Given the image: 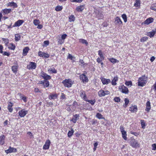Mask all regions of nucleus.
<instances>
[{"label": "nucleus", "mask_w": 156, "mask_h": 156, "mask_svg": "<svg viewBox=\"0 0 156 156\" xmlns=\"http://www.w3.org/2000/svg\"><path fill=\"white\" fill-rule=\"evenodd\" d=\"M147 78L145 75L142 76L141 77L139 78L138 82V85L141 87H143L145 85L147 82V81L146 80Z\"/></svg>", "instance_id": "1"}, {"label": "nucleus", "mask_w": 156, "mask_h": 156, "mask_svg": "<svg viewBox=\"0 0 156 156\" xmlns=\"http://www.w3.org/2000/svg\"><path fill=\"white\" fill-rule=\"evenodd\" d=\"M65 87L69 88L71 87L73 84V82L71 79H65L62 82Z\"/></svg>", "instance_id": "2"}, {"label": "nucleus", "mask_w": 156, "mask_h": 156, "mask_svg": "<svg viewBox=\"0 0 156 156\" xmlns=\"http://www.w3.org/2000/svg\"><path fill=\"white\" fill-rule=\"evenodd\" d=\"M103 12L101 11H99L98 9H95L94 10V13L95 14L96 16L98 19H102L103 17Z\"/></svg>", "instance_id": "3"}, {"label": "nucleus", "mask_w": 156, "mask_h": 156, "mask_svg": "<svg viewBox=\"0 0 156 156\" xmlns=\"http://www.w3.org/2000/svg\"><path fill=\"white\" fill-rule=\"evenodd\" d=\"M130 145L133 147L136 148L140 147V144H138L136 140L134 139H132L130 141Z\"/></svg>", "instance_id": "4"}, {"label": "nucleus", "mask_w": 156, "mask_h": 156, "mask_svg": "<svg viewBox=\"0 0 156 156\" xmlns=\"http://www.w3.org/2000/svg\"><path fill=\"white\" fill-rule=\"evenodd\" d=\"M98 94L99 96L103 97L109 94L110 92L108 90L104 91L103 90H101L99 91Z\"/></svg>", "instance_id": "5"}, {"label": "nucleus", "mask_w": 156, "mask_h": 156, "mask_svg": "<svg viewBox=\"0 0 156 156\" xmlns=\"http://www.w3.org/2000/svg\"><path fill=\"white\" fill-rule=\"evenodd\" d=\"M119 89L122 93L125 94L128 93L129 90L128 88L124 85L120 86L119 87Z\"/></svg>", "instance_id": "6"}, {"label": "nucleus", "mask_w": 156, "mask_h": 156, "mask_svg": "<svg viewBox=\"0 0 156 156\" xmlns=\"http://www.w3.org/2000/svg\"><path fill=\"white\" fill-rule=\"evenodd\" d=\"M27 113L28 111L24 109H22L18 112L19 116L21 117H23Z\"/></svg>", "instance_id": "7"}, {"label": "nucleus", "mask_w": 156, "mask_h": 156, "mask_svg": "<svg viewBox=\"0 0 156 156\" xmlns=\"http://www.w3.org/2000/svg\"><path fill=\"white\" fill-rule=\"evenodd\" d=\"M81 98L85 101L87 99V96L85 91L82 90L79 92Z\"/></svg>", "instance_id": "8"}, {"label": "nucleus", "mask_w": 156, "mask_h": 156, "mask_svg": "<svg viewBox=\"0 0 156 156\" xmlns=\"http://www.w3.org/2000/svg\"><path fill=\"white\" fill-rule=\"evenodd\" d=\"M36 64L34 62H31L29 65H28L27 68L28 69H35L36 67Z\"/></svg>", "instance_id": "9"}, {"label": "nucleus", "mask_w": 156, "mask_h": 156, "mask_svg": "<svg viewBox=\"0 0 156 156\" xmlns=\"http://www.w3.org/2000/svg\"><path fill=\"white\" fill-rule=\"evenodd\" d=\"M114 23L115 24L119 26L122 24V22L119 17L117 16L115 19Z\"/></svg>", "instance_id": "10"}, {"label": "nucleus", "mask_w": 156, "mask_h": 156, "mask_svg": "<svg viewBox=\"0 0 156 156\" xmlns=\"http://www.w3.org/2000/svg\"><path fill=\"white\" fill-rule=\"evenodd\" d=\"M38 55L39 56L41 57H42L45 58H48L49 57V55L48 54L44 52H42L39 51L38 52Z\"/></svg>", "instance_id": "11"}, {"label": "nucleus", "mask_w": 156, "mask_h": 156, "mask_svg": "<svg viewBox=\"0 0 156 156\" xmlns=\"http://www.w3.org/2000/svg\"><path fill=\"white\" fill-rule=\"evenodd\" d=\"M41 74L42 77L45 80H50L51 79V77L50 76L48 75L43 71L41 72Z\"/></svg>", "instance_id": "12"}, {"label": "nucleus", "mask_w": 156, "mask_h": 156, "mask_svg": "<svg viewBox=\"0 0 156 156\" xmlns=\"http://www.w3.org/2000/svg\"><path fill=\"white\" fill-rule=\"evenodd\" d=\"M100 79L102 83L104 84H108L111 82V80L109 79H106L103 77H101Z\"/></svg>", "instance_id": "13"}, {"label": "nucleus", "mask_w": 156, "mask_h": 156, "mask_svg": "<svg viewBox=\"0 0 156 156\" xmlns=\"http://www.w3.org/2000/svg\"><path fill=\"white\" fill-rule=\"evenodd\" d=\"M79 114H76L73 115V117L72 119L70 120V121L75 123H76V121L79 119Z\"/></svg>", "instance_id": "14"}, {"label": "nucleus", "mask_w": 156, "mask_h": 156, "mask_svg": "<svg viewBox=\"0 0 156 156\" xmlns=\"http://www.w3.org/2000/svg\"><path fill=\"white\" fill-rule=\"evenodd\" d=\"M16 151L17 150L16 149L10 147L8 149L5 151V152L7 154H8L12 152H16Z\"/></svg>", "instance_id": "15"}, {"label": "nucleus", "mask_w": 156, "mask_h": 156, "mask_svg": "<svg viewBox=\"0 0 156 156\" xmlns=\"http://www.w3.org/2000/svg\"><path fill=\"white\" fill-rule=\"evenodd\" d=\"M50 144V140H47L43 146V149L45 150L48 149L49 147Z\"/></svg>", "instance_id": "16"}, {"label": "nucleus", "mask_w": 156, "mask_h": 156, "mask_svg": "<svg viewBox=\"0 0 156 156\" xmlns=\"http://www.w3.org/2000/svg\"><path fill=\"white\" fill-rule=\"evenodd\" d=\"M18 67V65L16 64H14L13 66H12L11 69L13 73L15 74L16 73Z\"/></svg>", "instance_id": "17"}, {"label": "nucleus", "mask_w": 156, "mask_h": 156, "mask_svg": "<svg viewBox=\"0 0 156 156\" xmlns=\"http://www.w3.org/2000/svg\"><path fill=\"white\" fill-rule=\"evenodd\" d=\"M80 79L83 82H88V78L85 75L82 74L80 76Z\"/></svg>", "instance_id": "18"}, {"label": "nucleus", "mask_w": 156, "mask_h": 156, "mask_svg": "<svg viewBox=\"0 0 156 156\" xmlns=\"http://www.w3.org/2000/svg\"><path fill=\"white\" fill-rule=\"evenodd\" d=\"M23 22L24 21L22 20H19L15 23L13 27H19L21 25Z\"/></svg>", "instance_id": "19"}, {"label": "nucleus", "mask_w": 156, "mask_h": 156, "mask_svg": "<svg viewBox=\"0 0 156 156\" xmlns=\"http://www.w3.org/2000/svg\"><path fill=\"white\" fill-rule=\"evenodd\" d=\"M13 106V104L11 102H9L8 103L7 109L9 112H12L13 111V108H12Z\"/></svg>", "instance_id": "20"}, {"label": "nucleus", "mask_w": 156, "mask_h": 156, "mask_svg": "<svg viewBox=\"0 0 156 156\" xmlns=\"http://www.w3.org/2000/svg\"><path fill=\"white\" fill-rule=\"evenodd\" d=\"M156 32V29L152 30L151 31L147 33V35L150 37H153L154 36L155 33Z\"/></svg>", "instance_id": "21"}, {"label": "nucleus", "mask_w": 156, "mask_h": 156, "mask_svg": "<svg viewBox=\"0 0 156 156\" xmlns=\"http://www.w3.org/2000/svg\"><path fill=\"white\" fill-rule=\"evenodd\" d=\"M154 19L152 17H150L147 19L144 22L145 24L148 25L153 22Z\"/></svg>", "instance_id": "22"}, {"label": "nucleus", "mask_w": 156, "mask_h": 156, "mask_svg": "<svg viewBox=\"0 0 156 156\" xmlns=\"http://www.w3.org/2000/svg\"><path fill=\"white\" fill-rule=\"evenodd\" d=\"M118 80V77L117 76H114L113 79L112 80L111 82L112 84L114 86H115L117 84L116 82Z\"/></svg>", "instance_id": "23"}, {"label": "nucleus", "mask_w": 156, "mask_h": 156, "mask_svg": "<svg viewBox=\"0 0 156 156\" xmlns=\"http://www.w3.org/2000/svg\"><path fill=\"white\" fill-rule=\"evenodd\" d=\"M11 9H5L2 10V12H3V15L7 14L10 13L11 11Z\"/></svg>", "instance_id": "24"}, {"label": "nucleus", "mask_w": 156, "mask_h": 156, "mask_svg": "<svg viewBox=\"0 0 156 156\" xmlns=\"http://www.w3.org/2000/svg\"><path fill=\"white\" fill-rule=\"evenodd\" d=\"M146 108L145 109V110L146 111L149 112L150 110L151 107V103L149 101H148L146 103Z\"/></svg>", "instance_id": "25"}, {"label": "nucleus", "mask_w": 156, "mask_h": 156, "mask_svg": "<svg viewBox=\"0 0 156 156\" xmlns=\"http://www.w3.org/2000/svg\"><path fill=\"white\" fill-rule=\"evenodd\" d=\"M129 110L133 112H136L137 110V106L136 105L132 106L130 108Z\"/></svg>", "instance_id": "26"}, {"label": "nucleus", "mask_w": 156, "mask_h": 156, "mask_svg": "<svg viewBox=\"0 0 156 156\" xmlns=\"http://www.w3.org/2000/svg\"><path fill=\"white\" fill-rule=\"evenodd\" d=\"M85 8L84 5H81L76 7V10L78 12H81Z\"/></svg>", "instance_id": "27"}, {"label": "nucleus", "mask_w": 156, "mask_h": 156, "mask_svg": "<svg viewBox=\"0 0 156 156\" xmlns=\"http://www.w3.org/2000/svg\"><path fill=\"white\" fill-rule=\"evenodd\" d=\"M5 136L4 135H2L0 136V144L2 145L5 143Z\"/></svg>", "instance_id": "28"}, {"label": "nucleus", "mask_w": 156, "mask_h": 156, "mask_svg": "<svg viewBox=\"0 0 156 156\" xmlns=\"http://www.w3.org/2000/svg\"><path fill=\"white\" fill-rule=\"evenodd\" d=\"M29 50V48L28 47H26L23 50V55L24 56H25L27 55V53L28 52V51Z\"/></svg>", "instance_id": "29"}, {"label": "nucleus", "mask_w": 156, "mask_h": 156, "mask_svg": "<svg viewBox=\"0 0 156 156\" xmlns=\"http://www.w3.org/2000/svg\"><path fill=\"white\" fill-rule=\"evenodd\" d=\"M57 96L56 94H52L49 96L48 98L50 100L55 99L57 98Z\"/></svg>", "instance_id": "30"}, {"label": "nucleus", "mask_w": 156, "mask_h": 156, "mask_svg": "<svg viewBox=\"0 0 156 156\" xmlns=\"http://www.w3.org/2000/svg\"><path fill=\"white\" fill-rule=\"evenodd\" d=\"M79 41L80 43H81L83 44H85L86 45H87L88 44V43L87 41L83 39H79Z\"/></svg>", "instance_id": "31"}, {"label": "nucleus", "mask_w": 156, "mask_h": 156, "mask_svg": "<svg viewBox=\"0 0 156 156\" xmlns=\"http://www.w3.org/2000/svg\"><path fill=\"white\" fill-rule=\"evenodd\" d=\"M74 131L73 129H71V131H69L68 133V136L70 137H71L73 135Z\"/></svg>", "instance_id": "32"}, {"label": "nucleus", "mask_w": 156, "mask_h": 156, "mask_svg": "<svg viewBox=\"0 0 156 156\" xmlns=\"http://www.w3.org/2000/svg\"><path fill=\"white\" fill-rule=\"evenodd\" d=\"M96 116L99 119H105V118L103 116V115L99 113H97L96 115Z\"/></svg>", "instance_id": "33"}, {"label": "nucleus", "mask_w": 156, "mask_h": 156, "mask_svg": "<svg viewBox=\"0 0 156 156\" xmlns=\"http://www.w3.org/2000/svg\"><path fill=\"white\" fill-rule=\"evenodd\" d=\"M122 135V138L125 140H126L127 138L126 137L127 134L126 132L125 131L122 132H121Z\"/></svg>", "instance_id": "34"}, {"label": "nucleus", "mask_w": 156, "mask_h": 156, "mask_svg": "<svg viewBox=\"0 0 156 156\" xmlns=\"http://www.w3.org/2000/svg\"><path fill=\"white\" fill-rule=\"evenodd\" d=\"M69 21L70 22H73L74 21L75 18L73 15H71L69 17Z\"/></svg>", "instance_id": "35"}, {"label": "nucleus", "mask_w": 156, "mask_h": 156, "mask_svg": "<svg viewBox=\"0 0 156 156\" xmlns=\"http://www.w3.org/2000/svg\"><path fill=\"white\" fill-rule=\"evenodd\" d=\"M44 83L43 86L44 87H48L49 85V82L47 80H44Z\"/></svg>", "instance_id": "36"}, {"label": "nucleus", "mask_w": 156, "mask_h": 156, "mask_svg": "<svg viewBox=\"0 0 156 156\" xmlns=\"http://www.w3.org/2000/svg\"><path fill=\"white\" fill-rule=\"evenodd\" d=\"M48 71L50 73H56L57 72V70L54 68L53 69H50L48 70Z\"/></svg>", "instance_id": "37"}, {"label": "nucleus", "mask_w": 156, "mask_h": 156, "mask_svg": "<svg viewBox=\"0 0 156 156\" xmlns=\"http://www.w3.org/2000/svg\"><path fill=\"white\" fill-rule=\"evenodd\" d=\"M124 101L125 104L123 105V106L124 107L126 108L129 103V101L128 98H125V99Z\"/></svg>", "instance_id": "38"}, {"label": "nucleus", "mask_w": 156, "mask_h": 156, "mask_svg": "<svg viewBox=\"0 0 156 156\" xmlns=\"http://www.w3.org/2000/svg\"><path fill=\"white\" fill-rule=\"evenodd\" d=\"M15 40L16 41H18L20 38V36L18 34H15Z\"/></svg>", "instance_id": "39"}, {"label": "nucleus", "mask_w": 156, "mask_h": 156, "mask_svg": "<svg viewBox=\"0 0 156 156\" xmlns=\"http://www.w3.org/2000/svg\"><path fill=\"white\" fill-rule=\"evenodd\" d=\"M140 0H136V2L134 4V6L136 7H139L140 5Z\"/></svg>", "instance_id": "40"}, {"label": "nucleus", "mask_w": 156, "mask_h": 156, "mask_svg": "<svg viewBox=\"0 0 156 156\" xmlns=\"http://www.w3.org/2000/svg\"><path fill=\"white\" fill-rule=\"evenodd\" d=\"M109 60L112 63H115L119 62L118 61L114 58H109Z\"/></svg>", "instance_id": "41"}, {"label": "nucleus", "mask_w": 156, "mask_h": 156, "mask_svg": "<svg viewBox=\"0 0 156 156\" xmlns=\"http://www.w3.org/2000/svg\"><path fill=\"white\" fill-rule=\"evenodd\" d=\"M122 17L124 22L126 23L127 21V17L126 15L125 14H123L122 15Z\"/></svg>", "instance_id": "42"}, {"label": "nucleus", "mask_w": 156, "mask_h": 156, "mask_svg": "<svg viewBox=\"0 0 156 156\" xmlns=\"http://www.w3.org/2000/svg\"><path fill=\"white\" fill-rule=\"evenodd\" d=\"M98 55H99L101 58L102 59V60H104V57L102 54V51L101 50H99L98 51Z\"/></svg>", "instance_id": "43"}, {"label": "nucleus", "mask_w": 156, "mask_h": 156, "mask_svg": "<svg viewBox=\"0 0 156 156\" xmlns=\"http://www.w3.org/2000/svg\"><path fill=\"white\" fill-rule=\"evenodd\" d=\"M9 48L10 49L14 50L15 48V45L13 43H10Z\"/></svg>", "instance_id": "44"}, {"label": "nucleus", "mask_w": 156, "mask_h": 156, "mask_svg": "<svg viewBox=\"0 0 156 156\" xmlns=\"http://www.w3.org/2000/svg\"><path fill=\"white\" fill-rule=\"evenodd\" d=\"M62 9V7L60 6H57L55 8V10L57 11H61Z\"/></svg>", "instance_id": "45"}, {"label": "nucleus", "mask_w": 156, "mask_h": 156, "mask_svg": "<svg viewBox=\"0 0 156 156\" xmlns=\"http://www.w3.org/2000/svg\"><path fill=\"white\" fill-rule=\"evenodd\" d=\"M85 101L89 102L92 105H94L95 102V101L94 100H88L87 99L85 100Z\"/></svg>", "instance_id": "46"}, {"label": "nucleus", "mask_w": 156, "mask_h": 156, "mask_svg": "<svg viewBox=\"0 0 156 156\" xmlns=\"http://www.w3.org/2000/svg\"><path fill=\"white\" fill-rule=\"evenodd\" d=\"M150 9L154 11H156V4L152 5L151 6Z\"/></svg>", "instance_id": "47"}, {"label": "nucleus", "mask_w": 156, "mask_h": 156, "mask_svg": "<svg viewBox=\"0 0 156 156\" xmlns=\"http://www.w3.org/2000/svg\"><path fill=\"white\" fill-rule=\"evenodd\" d=\"M140 121L142 127L144 129L146 126L144 120H141Z\"/></svg>", "instance_id": "48"}, {"label": "nucleus", "mask_w": 156, "mask_h": 156, "mask_svg": "<svg viewBox=\"0 0 156 156\" xmlns=\"http://www.w3.org/2000/svg\"><path fill=\"white\" fill-rule=\"evenodd\" d=\"M148 37H143L140 39L141 42H143L147 41V40Z\"/></svg>", "instance_id": "49"}, {"label": "nucleus", "mask_w": 156, "mask_h": 156, "mask_svg": "<svg viewBox=\"0 0 156 156\" xmlns=\"http://www.w3.org/2000/svg\"><path fill=\"white\" fill-rule=\"evenodd\" d=\"M67 58L71 60H73L75 58V57H73L71 54H68Z\"/></svg>", "instance_id": "50"}, {"label": "nucleus", "mask_w": 156, "mask_h": 156, "mask_svg": "<svg viewBox=\"0 0 156 156\" xmlns=\"http://www.w3.org/2000/svg\"><path fill=\"white\" fill-rule=\"evenodd\" d=\"M33 23L36 26L37 25L40 23V21L39 20H34Z\"/></svg>", "instance_id": "51"}, {"label": "nucleus", "mask_w": 156, "mask_h": 156, "mask_svg": "<svg viewBox=\"0 0 156 156\" xmlns=\"http://www.w3.org/2000/svg\"><path fill=\"white\" fill-rule=\"evenodd\" d=\"M11 6H12L13 8H15L17 7V5L16 4L13 2H11Z\"/></svg>", "instance_id": "52"}, {"label": "nucleus", "mask_w": 156, "mask_h": 156, "mask_svg": "<svg viewBox=\"0 0 156 156\" xmlns=\"http://www.w3.org/2000/svg\"><path fill=\"white\" fill-rule=\"evenodd\" d=\"M125 84L128 86L132 85V82L131 81H126L125 83Z\"/></svg>", "instance_id": "53"}, {"label": "nucleus", "mask_w": 156, "mask_h": 156, "mask_svg": "<svg viewBox=\"0 0 156 156\" xmlns=\"http://www.w3.org/2000/svg\"><path fill=\"white\" fill-rule=\"evenodd\" d=\"M114 101L116 102H119L120 101V99L118 97H115L114 98Z\"/></svg>", "instance_id": "54"}, {"label": "nucleus", "mask_w": 156, "mask_h": 156, "mask_svg": "<svg viewBox=\"0 0 156 156\" xmlns=\"http://www.w3.org/2000/svg\"><path fill=\"white\" fill-rule=\"evenodd\" d=\"M152 149L153 150H156V144H153L152 145Z\"/></svg>", "instance_id": "55"}, {"label": "nucleus", "mask_w": 156, "mask_h": 156, "mask_svg": "<svg viewBox=\"0 0 156 156\" xmlns=\"http://www.w3.org/2000/svg\"><path fill=\"white\" fill-rule=\"evenodd\" d=\"M64 42V40L61 39H59L58 41V43L60 44H62V43H63Z\"/></svg>", "instance_id": "56"}, {"label": "nucleus", "mask_w": 156, "mask_h": 156, "mask_svg": "<svg viewBox=\"0 0 156 156\" xmlns=\"http://www.w3.org/2000/svg\"><path fill=\"white\" fill-rule=\"evenodd\" d=\"M27 134L28 135H29L30 136V138H33V136L32 133L30 132H27Z\"/></svg>", "instance_id": "57"}, {"label": "nucleus", "mask_w": 156, "mask_h": 156, "mask_svg": "<svg viewBox=\"0 0 156 156\" xmlns=\"http://www.w3.org/2000/svg\"><path fill=\"white\" fill-rule=\"evenodd\" d=\"M67 36V35L66 34H63L61 36V39L64 40L66 38Z\"/></svg>", "instance_id": "58"}, {"label": "nucleus", "mask_w": 156, "mask_h": 156, "mask_svg": "<svg viewBox=\"0 0 156 156\" xmlns=\"http://www.w3.org/2000/svg\"><path fill=\"white\" fill-rule=\"evenodd\" d=\"M44 43L45 45L47 46L49 45V42L48 41H44Z\"/></svg>", "instance_id": "59"}, {"label": "nucleus", "mask_w": 156, "mask_h": 156, "mask_svg": "<svg viewBox=\"0 0 156 156\" xmlns=\"http://www.w3.org/2000/svg\"><path fill=\"white\" fill-rule=\"evenodd\" d=\"M61 98L62 99H64L66 98V95L63 93H62L61 96Z\"/></svg>", "instance_id": "60"}, {"label": "nucleus", "mask_w": 156, "mask_h": 156, "mask_svg": "<svg viewBox=\"0 0 156 156\" xmlns=\"http://www.w3.org/2000/svg\"><path fill=\"white\" fill-rule=\"evenodd\" d=\"M12 23H11V24L9 26H8L7 25H6L5 26H6L8 28H11L12 27H13V25L12 26Z\"/></svg>", "instance_id": "61"}, {"label": "nucleus", "mask_w": 156, "mask_h": 156, "mask_svg": "<svg viewBox=\"0 0 156 156\" xmlns=\"http://www.w3.org/2000/svg\"><path fill=\"white\" fill-rule=\"evenodd\" d=\"M120 129L121 132H122L125 130H124V128L123 126H121L120 127Z\"/></svg>", "instance_id": "62"}, {"label": "nucleus", "mask_w": 156, "mask_h": 156, "mask_svg": "<svg viewBox=\"0 0 156 156\" xmlns=\"http://www.w3.org/2000/svg\"><path fill=\"white\" fill-rule=\"evenodd\" d=\"M102 59H101V58H97V61L98 63H100L102 62V60H103Z\"/></svg>", "instance_id": "63"}, {"label": "nucleus", "mask_w": 156, "mask_h": 156, "mask_svg": "<svg viewBox=\"0 0 156 156\" xmlns=\"http://www.w3.org/2000/svg\"><path fill=\"white\" fill-rule=\"evenodd\" d=\"M3 47L2 45H0V53H2L3 52L2 50Z\"/></svg>", "instance_id": "64"}]
</instances>
